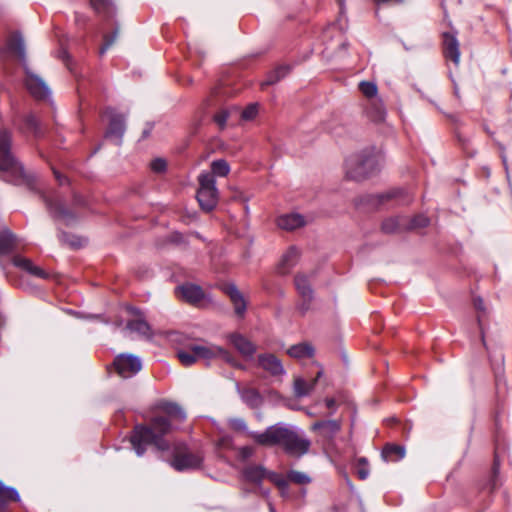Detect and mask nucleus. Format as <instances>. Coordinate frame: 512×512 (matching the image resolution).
<instances>
[{"label": "nucleus", "instance_id": "obj_13", "mask_svg": "<svg viewBox=\"0 0 512 512\" xmlns=\"http://www.w3.org/2000/svg\"><path fill=\"white\" fill-rule=\"evenodd\" d=\"M294 282L296 289L302 298V302L299 305V309L302 313H305L309 309L310 303L313 299V291L305 275H296Z\"/></svg>", "mask_w": 512, "mask_h": 512}, {"label": "nucleus", "instance_id": "obj_18", "mask_svg": "<svg viewBox=\"0 0 512 512\" xmlns=\"http://www.w3.org/2000/svg\"><path fill=\"white\" fill-rule=\"evenodd\" d=\"M304 217L299 213H289L278 217L277 225L284 230H295L305 225Z\"/></svg>", "mask_w": 512, "mask_h": 512}, {"label": "nucleus", "instance_id": "obj_25", "mask_svg": "<svg viewBox=\"0 0 512 512\" xmlns=\"http://www.w3.org/2000/svg\"><path fill=\"white\" fill-rule=\"evenodd\" d=\"M287 353L296 359L311 358L314 355V348L308 343H299L290 347Z\"/></svg>", "mask_w": 512, "mask_h": 512}, {"label": "nucleus", "instance_id": "obj_22", "mask_svg": "<svg viewBox=\"0 0 512 512\" xmlns=\"http://www.w3.org/2000/svg\"><path fill=\"white\" fill-rule=\"evenodd\" d=\"M13 263L15 266L22 268L23 270L38 278L45 279L48 276L44 270L34 265L31 260L23 258L21 256H15L13 259Z\"/></svg>", "mask_w": 512, "mask_h": 512}, {"label": "nucleus", "instance_id": "obj_50", "mask_svg": "<svg viewBox=\"0 0 512 512\" xmlns=\"http://www.w3.org/2000/svg\"><path fill=\"white\" fill-rule=\"evenodd\" d=\"M27 125L31 129H34L36 131V128H37V125H38L37 119L34 116H29L27 118Z\"/></svg>", "mask_w": 512, "mask_h": 512}, {"label": "nucleus", "instance_id": "obj_40", "mask_svg": "<svg viewBox=\"0 0 512 512\" xmlns=\"http://www.w3.org/2000/svg\"><path fill=\"white\" fill-rule=\"evenodd\" d=\"M228 424L231 429L238 432H245L247 430L246 422L242 418H231Z\"/></svg>", "mask_w": 512, "mask_h": 512}, {"label": "nucleus", "instance_id": "obj_49", "mask_svg": "<svg viewBox=\"0 0 512 512\" xmlns=\"http://www.w3.org/2000/svg\"><path fill=\"white\" fill-rule=\"evenodd\" d=\"M7 493L10 494L12 497L17 496V491L14 488L6 487L3 485L2 482H0V494Z\"/></svg>", "mask_w": 512, "mask_h": 512}, {"label": "nucleus", "instance_id": "obj_1", "mask_svg": "<svg viewBox=\"0 0 512 512\" xmlns=\"http://www.w3.org/2000/svg\"><path fill=\"white\" fill-rule=\"evenodd\" d=\"M158 408L164 415H156L149 425H137L133 430L131 444L138 456L145 453L149 444L161 451L168 450L169 444L164 436L172 430L171 421L183 422L186 419L185 411L176 403L163 401Z\"/></svg>", "mask_w": 512, "mask_h": 512}, {"label": "nucleus", "instance_id": "obj_3", "mask_svg": "<svg viewBox=\"0 0 512 512\" xmlns=\"http://www.w3.org/2000/svg\"><path fill=\"white\" fill-rule=\"evenodd\" d=\"M198 182L197 200L199 205L203 210L211 211L216 207L219 198L216 181L209 172H202L198 177Z\"/></svg>", "mask_w": 512, "mask_h": 512}, {"label": "nucleus", "instance_id": "obj_15", "mask_svg": "<svg viewBox=\"0 0 512 512\" xmlns=\"http://www.w3.org/2000/svg\"><path fill=\"white\" fill-rule=\"evenodd\" d=\"M259 366L273 376L284 374L281 361L273 354H262L258 357Z\"/></svg>", "mask_w": 512, "mask_h": 512}, {"label": "nucleus", "instance_id": "obj_54", "mask_svg": "<svg viewBox=\"0 0 512 512\" xmlns=\"http://www.w3.org/2000/svg\"><path fill=\"white\" fill-rule=\"evenodd\" d=\"M403 1L404 0H374V2L377 4L389 3V2L402 3Z\"/></svg>", "mask_w": 512, "mask_h": 512}, {"label": "nucleus", "instance_id": "obj_43", "mask_svg": "<svg viewBox=\"0 0 512 512\" xmlns=\"http://www.w3.org/2000/svg\"><path fill=\"white\" fill-rule=\"evenodd\" d=\"M258 112V107L256 104L249 105L246 109L242 111V118L245 120H251L253 119Z\"/></svg>", "mask_w": 512, "mask_h": 512}, {"label": "nucleus", "instance_id": "obj_51", "mask_svg": "<svg viewBox=\"0 0 512 512\" xmlns=\"http://www.w3.org/2000/svg\"><path fill=\"white\" fill-rule=\"evenodd\" d=\"M474 306H475V308H476L478 311H483V310H484L483 301H482V299H480V298H475V299H474Z\"/></svg>", "mask_w": 512, "mask_h": 512}, {"label": "nucleus", "instance_id": "obj_38", "mask_svg": "<svg viewBox=\"0 0 512 512\" xmlns=\"http://www.w3.org/2000/svg\"><path fill=\"white\" fill-rule=\"evenodd\" d=\"M61 240L67 243L72 248H79L83 246L85 240L78 236H70L66 233L61 234Z\"/></svg>", "mask_w": 512, "mask_h": 512}, {"label": "nucleus", "instance_id": "obj_27", "mask_svg": "<svg viewBox=\"0 0 512 512\" xmlns=\"http://www.w3.org/2000/svg\"><path fill=\"white\" fill-rule=\"evenodd\" d=\"M405 456V449L402 446L388 444L382 450V457L386 462H395Z\"/></svg>", "mask_w": 512, "mask_h": 512}, {"label": "nucleus", "instance_id": "obj_47", "mask_svg": "<svg viewBox=\"0 0 512 512\" xmlns=\"http://www.w3.org/2000/svg\"><path fill=\"white\" fill-rule=\"evenodd\" d=\"M229 112L227 110H221L215 114L214 120L220 126L223 127L228 119Z\"/></svg>", "mask_w": 512, "mask_h": 512}, {"label": "nucleus", "instance_id": "obj_45", "mask_svg": "<svg viewBox=\"0 0 512 512\" xmlns=\"http://www.w3.org/2000/svg\"><path fill=\"white\" fill-rule=\"evenodd\" d=\"M18 500H19L18 493H17L16 497H12V496H10V494H7V493L0 494V512H4L8 501H18Z\"/></svg>", "mask_w": 512, "mask_h": 512}, {"label": "nucleus", "instance_id": "obj_33", "mask_svg": "<svg viewBox=\"0 0 512 512\" xmlns=\"http://www.w3.org/2000/svg\"><path fill=\"white\" fill-rule=\"evenodd\" d=\"M266 479L271 481L279 488L282 496H286L288 490V482L281 474L267 470Z\"/></svg>", "mask_w": 512, "mask_h": 512}, {"label": "nucleus", "instance_id": "obj_6", "mask_svg": "<svg viewBox=\"0 0 512 512\" xmlns=\"http://www.w3.org/2000/svg\"><path fill=\"white\" fill-rule=\"evenodd\" d=\"M0 171L23 173V167L11 152V135L6 130L0 131Z\"/></svg>", "mask_w": 512, "mask_h": 512}, {"label": "nucleus", "instance_id": "obj_23", "mask_svg": "<svg viewBox=\"0 0 512 512\" xmlns=\"http://www.w3.org/2000/svg\"><path fill=\"white\" fill-rule=\"evenodd\" d=\"M17 245L16 236L8 229L0 231V255L10 253Z\"/></svg>", "mask_w": 512, "mask_h": 512}, {"label": "nucleus", "instance_id": "obj_41", "mask_svg": "<svg viewBox=\"0 0 512 512\" xmlns=\"http://www.w3.org/2000/svg\"><path fill=\"white\" fill-rule=\"evenodd\" d=\"M46 205L51 213H53L56 217H65L68 215V211L64 209L60 204H56L53 206V204L46 200Z\"/></svg>", "mask_w": 512, "mask_h": 512}, {"label": "nucleus", "instance_id": "obj_36", "mask_svg": "<svg viewBox=\"0 0 512 512\" xmlns=\"http://www.w3.org/2000/svg\"><path fill=\"white\" fill-rule=\"evenodd\" d=\"M404 223L400 218H389L382 223V230L386 233H393L399 230Z\"/></svg>", "mask_w": 512, "mask_h": 512}, {"label": "nucleus", "instance_id": "obj_35", "mask_svg": "<svg viewBox=\"0 0 512 512\" xmlns=\"http://www.w3.org/2000/svg\"><path fill=\"white\" fill-rule=\"evenodd\" d=\"M178 359L185 366H190L197 361L196 354L193 351V344L187 350H181L177 353Z\"/></svg>", "mask_w": 512, "mask_h": 512}, {"label": "nucleus", "instance_id": "obj_9", "mask_svg": "<svg viewBox=\"0 0 512 512\" xmlns=\"http://www.w3.org/2000/svg\"><path fill=\"white\" fill-rule=\"evenodd\" d=\"M310 446L311 441L308 438L290 429L283 449L291 456L301 457L309 451Z\"/></svg>", "mask_w": 512, "mask_h": 512}, {"label": "nucleus", "instance_id": "obj_52", "mask_svg": "<svg viewBox=\"0 0 512 512\" xmlns=\"http://www.w3.org/2000/svg\"><path fill=\"white\" fill-rule=\"evenodd\" d=\"M55 178L59 182V184L63 185L66 183L67 179L65 176L61 175L58 171H54Z\"/></svg>", "mask_w": 512, "mask_h": 512}, {"label": "nucleus", "instance_id": "obj_56", "mask_svg": "<svg viewBox=\"0 0 512 512\" xmlns=\"http://www.w3.org/2000/svg\"><path fill=\"white\" fill-rule=\"evenodd\" d=\"M269 511L270 512H276L274 506L272 505V503H269Z\"/></svg>", "mask_w": 512, "mask_h": 512}, {"label": "nucleus", "instance_id": "obj_10", "mask_svg": "<svg viewBox=\"0 0 512 512\" xmlns=\"http://www.w3.org/2000/svg\"><path fill=\"white\" fill-rule=\"evenodd\" d=\"M105 116L109 119V127L106 132L107 138H115L116 144L120 145L122 136L125 132V119L122 115L109 108L105 111Z\"/></svg>", "mask_w": 512, "mask_h": 512}, {"label": "nucleus", "instance_id": "obj_19", "mask_svg": "<svg viewBox=\"0 0 512 512\" xmlns=\"http://www.w3.org/2000/svg\"><path fill=\"white\" fill-rule=\"evenodd\" d=\"M443 42L445 57L451 59L456 65H458L460 61V50L456 36L450 33H445Z\"/></svg>", "mask_w": 512, "mask_h": 512}, {"label": "nucleus", "instance_id": "obj_4", "mask_svg": "<svg viewBox=\"0 0 512 512\" xmlns=\"http://www.w3.org/2000/svg\"><path fill=\"white\" fill-rule=\"evenodd\" d=\"M203 462V455L199 452H190L184 443L174 446L171 466L177 471L197 469Z\"/></svg>", "mask_w": 512, "mask_h": 512}, {"label": "nucleus", "instance_id": "obj_32", "mask_svg": "<svg viewBox=\"0 0 512 512\" xmlns=\"http://www.w3.org/2000/svg\"><path fill=\"white\" fill-rule=\"evenodd\" d=\"M361 93L367 98L368 102L378 99V88L374 82L362 81L359 84Z\"/></svg>", "mask_w": 512, "mask_h": 512}, {"label": "nucleus", "instance_id": "obj_46", "mask_svg": "<svg viewBox=\"0 0 512 512\" xmlns=\"http://www.w3.org/2000/svg\"><path fill=\"white\" fill-rule=\"evenodd\" d=\"M254 454V448L251 446H243L238 449V456L242 460H247Z\"/></svg>", "mask_w": 512, "mask_h": 512}, {"label": "nucleus", "instance_id": "obj_16", "mask_svg": "<svg viewBox=\"0 0 512 512\" xmlns=\"http://www.w3.org/2000/svg\"><path fill=\"white\" fill-rule=\"evenodd\" d=\"M230 343L241 353L243 356L251 357L256 351L255 345L241 334L233 333L228 336Z\"/></svg>", "mask_w": 512, "mask_h": 512}, {"label": "nucleus", "instance_id": "obj_26", "mask_svg": "<svg viewBox=\"0 0 512 512\" xmlns=\"http://www.w3.org/2000/svg\"><path fill=\"white\" fill-rule=\"evenodd\" d=\"M126 328L144 337H151L152 335L150 325L143 318L128 321Z\"/></svg>", "mask_w": 512, "mask_h": 512}, {"label": "nucleus", "instance_id": "obj_12", "mask_svg": "<svg viewBox=\"0 0 512 512\" xmlns=\"http://www.w3.org/2000/svg\"><path fill=\"white\" fill-rule=\"evenodd\" d=\"M26 87L30 94L37 99H46L50 95V90L42 78L27 71Z\"/></svg>", "mask_w": 512, "mask_h": 512}, {"label": "nucleus", "instance_id": "obj_30", "mask_svg": "<svg viewBox=\"0 0 512 512\" xmlns=\"http://www.w3.org/2000/svg\"><path fill=\"white\" fill-rule=\"evenodd\" d=\"M367 113L373 121H382L385 117V108L380 98L367 103Z\"/></svg>", "mask_w": 512, "mask_h": 512}, {"label": "nucleus", "instance_id": "obj_28", "mask_svg": "<svg viewBox=\"0 0 512 512\" xmlns=\"http://www.w3.org/2000/svg\"><path fill=\"white\" fill-rule=\"evenodd\" d=\"M300 253L296 247H290L283 255L281 260L282 273H287L294 267L299 259Z\"/></svg>", "mask_w": 512, "mask_h": 512}, {"label": "nucleus", "instance_id": "obj_7", "mask_svg": "<svg viewBox=\"0 0 512 512\" xmlns=\"http://www.w3.org/2000/svg\"><path fill=\"white\" fill-rule=\"evenodd\" d=\"M193 351L196 354L197 361H211L215 358H221L232 366H238L232 355L222 347L214 344L202 343L193 344Z\"/></svg>", "mask_w": 512, "mask_h": 512}, {"label": "nucleus", "instance_id": "obj_20", "mask_svg": "<svg viewBox=\"0 0 512 512\" xmlns=\"http://www.w3.org/2000/svg\"><path fill=\"white\" fill-rule=\"evenodd\" d=\"M322 371L317 372L315 379L308 382L302 377L294 379L293 389L296 397L301 398L308 396L315 388L317 380L321 377Z\"/></svg>", "mask_w": 512, "mask_h": 512}, {"label": "nucleus", "instance_id": "obj_57", "mask_svg": "<svg viewBox=\"0 0 512 512\" xmlns=\"http://www.w3.org/2000/svg\"><path fill=\"white\" fill-rule=\"evenodd\" d=\"M478 322H479V325H481V318H480V316H478Z\"/></svg>", "mask_w": 512, "mask_h": 512}, {"label": "nucleus", "instance_id": "obj_42", "mask_svg": "<svg viewBox=\"0 0 512 512\" xmlns=\"http://www.w3.org/2000/svg\"><path fill=\"white\" fill-rule=\"evenodd\" d=\"M429 224V219L424 215H418L414 217L411 221V228H422L426 227Z\"/></svg>", "mask_w": 512, "mask_h": 512}, {"label": "nucleus", "instance_id": "obj_17", "mask_svg": "<svg viewBox=\"0 0 512 512\" xmlns=\"http://www.w3.org/2000/svg\"><path fill=\"white\" fill-rule=\"evenodd\" d=\"M242 474L246 481L261 488V484L267 476V469L262 465H248L243 469Z\"/></svg>", "mask_w": 512, "mask_h": 512}, {"label": "nucleus", "instance_id": "obj_48", "mask_svg": "<svg viewBox=\"0 0 512 512\" xmlns=\"http://www.w3.org/2000/svg\"><path fill=\"white\" fill-rule=\"evenodd\" d=\"M116 36H117V32H115L113 34V36H111V37H108V36L105 37L104 44L100 48V54H104L109 49V47L114 43Z\"/></svg>", "mask_w": 512, "mask_h": 512}, {"label": "nucleus", "instance_id": "obj_24", "mask_svg": "<svg viewBox=\"0 0 512 512\" xmlns=\"http://www.w3.org/2000/svg\"><path fill=\"white\" fill-rule=\"evenodd\" d=\"M7 49L14 52L22 60L25 59V45L20 33H14L7 41Z\"/></svg>", "mask_w": 512, "mask_h": 512}, {"label": "nucleus", "instance_id": "obj_55", "mask_svg": "<svg viewBox=\"0 0 512 512\" xmlns=\"http://www.w3.org/2000/svg\"><path fill=\"white\" fill-rule=\"evenodd\" d=\"M261 492H262V494H263L265 497H268V495H269V490L261 489Z\"/></svg>", "mask_w": 512, "mask_h": 512}, {"label": "nucleus", "instance_id": "obj_11", "mask_svg": "<svg viewBox=\"0 0 512 512\" xmlns=\"http://www.w3.org/2000/svg\"><path fill=\"white\" fill-rule=\"evenodd\" d=\"M222 290L230 298L235 314L243 318L247 309V301L241 291L233 283L223 285Z\"/></svg>", "mask_w": 512, "mask_h": 512}, {"label": "nucleus", "instance_id": "obj_8", "mask_svg": "<svg viewBox=\"0 0 512 512\" xmlns=\"http://www.w3.org/2000/svg\"><path fill=\"white\" fill-rule=\"evenodd\" d=\"M116 372L122 378H131L137 374L141 368V360L132 354H120L113 362Z\"/></svg>", "mask_w": 512, "mask_h": 512}, {"label": "nucleus", "instance_id": "obj_53", "mask_svg": "<svg viewBox=\"0 0 512 512\" xmlns=\"http://www.w3.org/2000/svg\"><path fill=\"white\" fill-rule=\"evenodd\" d=\"M325 404H326L327 408L334 409L336 406V401L333 398H327L325 400Z\"/></svg>", "mask_w": 512, "mask_h": 512}, {"label": "nucleus", "instance_id": "obj_5", "mask_svg": "<svg viewBox=\"0 0 512 512\" xmlns=\"http://www.w3.org/2000/svg\"><path fill=\"white\" fill-rule=\"evenodd\" d=\"M290 428L284 424L278 423L269 426L264 432H251L250 436L256 443L263 446L280 445L283 447L286 438L289 434Z\"/></svg>", "mask_w": 512, "mask_h": 512}, {"label": "nucleus", "instance_id": "obj_29", "mask_svg": "<svg viewBox=\"0 0 512 512\" xmlns=\"http://www.w3.org/2000/svg\"><path fill=\"white\" fill-rule=\"evenodd\" d=\"M241 399L250 407H259L262 403L260 393L254 388H244L239 391Z\"/></svg>", "mask_w": 512, "mask_h": 512}, {"label": "nucleus", "instance_id": "obj_39", "mask_svg": "<svg viewBox=\"0 0 512 512\" xmlns=\"http://www.w3.org/2000/svg\"><path fill=\"white\" fill-rule=\"evenodd\" d=\"M357 475L361 480H365L369 475L368 462L365 458H359L357 460Z\"/></svg>", "mask_w": 512, "mask_h": 512}, {"label": "nucleus", "instance_id": "obj_21", "mask_svg": "<svg viewBox=\"0 0 512 512\" xmlns=\"http://www.w3.org/2000/svg\"><path fill=\"white\" fill-rule=\"evenodd\" d=\"M341 425L336 420L319 421L313 424V430H321V435L327 439H332L339 431Z\"/></svg>", "mask_w": 512, "mask_h": 512}, {"label": "nucleus", "instance_id": "obj_44", "mask_svg": "<svg viewBox=\"0 0 512 512\" xmlns=\"http://www.w3.org/2000/svg\"><path fill=\"white\" fill-rule=\"evenodd\" d=\"M166 165L167 164L164 159L158 158L151 162L150 167L154 172L160 173L165 171Z\"/></svg>", "mask_w": 512, "mask_h": 512}, {"label": "nucleus", "instance_id": "obj_14", "mask_svg": "<svg viewBox=\"0 0 512 512\" xmlns=\"http://www.w3.org/2000/svg\"><path fill=\"white\" fill-rule=\"evenodd\" d=\"M176 294L185 301L196 304L204 298L202 288L194 284H184L176 289Z\"/></svg>", "mask_w": 512, "mask_h": 512}, {"label": "nucleus", "instance_id": "obj_31", "mask_svg": "<svg viewBox=\"0 0 512 512\" xmlns=\"http://www.w3.org/2000/svg\"><path fill=\"white\" fill-rule=\"evenodd\" d=\"M289 73V68L287 66H280L270 72L266 79L261 83L262 88L268 85H273L284 78Z\"/></svg>", "mask_w": 512, "mask_h": 512}, {"label": "nucleus", "instance_id": "obj_37", "mask_svg": "<svg viewBox=\"0 0 512 512\" xmlns=\"http://www.w3.org/2000/svg\"><path fill=\"white\" fill-rule=\"evenodd\" d=\"M287 477L290 481L297 483V484H308L310 483L311 479L308 475H306L303 472L291 470L288 472Z\"/></svg>", "mask_w": 512, "mask_h": 512}, {"label": "nucleus", "instance_id": "obj_34", "mask_svg": "<svg viewBox=\"0 0 512 512\" xmlns=\"http://www.w3.org/2000/svg\"><path fill=\"white\" fill-rule=\"evenodd\" d=\"M229 172H230V167H229V164L227 163V161L220 159V160H215L211 163V172H209V173L212 174V176L214 178H215V176L225 177L229 174Z\"/></svg>", "mask_w": 512, "mask_h": 512}, {"label": "nucleus", "instance_id": "obj_2", "mask_svg": "<svg viewBox=\"0 0 512 512\" xmlns=\"http://www.w3.org/2000/svg\"><path fill=\"white\" fill-rule=\"evenodd\" d=\"M378 167L379 157L372 152L353 155L345 162L346 176L356 181L365 179Z\"/></svg>", "mask_w": 512, "mask_h": 512}]
</instances>
